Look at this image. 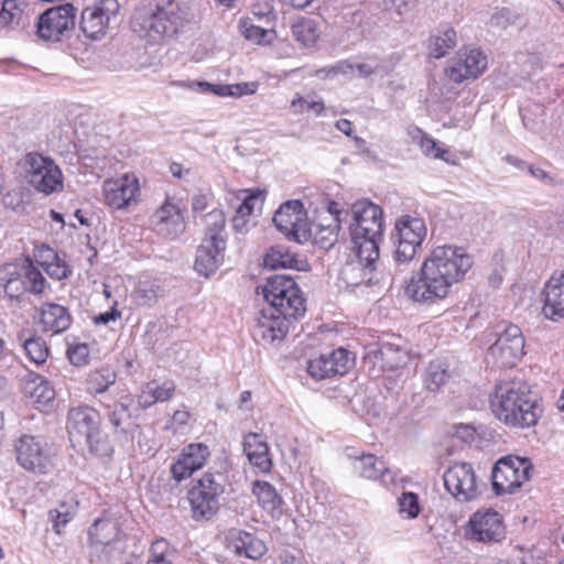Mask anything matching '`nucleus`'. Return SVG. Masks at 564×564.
I'll list each match as a JSON object with an SVG mask.
<instances>
[{
  "instance_id": "20e7f679",
  "label": "nucleus",
  "mask_w": 564,
  "mask_h": 564,
  "mask_svg": "<svg viewBox=\"0 0 564 564\" xmlns=\"http://www.w3.org/2000/svg\"><path fill=\"white\" fill-rule=\"evenodd\" d=\"M186 11L175 0H163L137 9L132 17V30L148 42L156 43L176 33Z\"/></svg>"
},
{
  "instance_id": "680f3d73",
  "label": "nucleus",
  "mask_w": 564,
  "mask_h": 564,
  "mask_svg": "<svg viewBox=\"0 0 564 564\" xmlns=\"http://www.w3.org/2000/svg\"><path fill=\"white\" fill-rule=\"evenodd\" d=\"M170 471L172 477L180 482L189 478L193 475L194 469L188 465V463L178 456L177 460L171 465Z\"/></svg>"
},
{
  "instance_id": "5fc2aeb1",
  "label": "nucleus",
  "mask_w": 564,
  "mask_h": 564,
  "mask_svg": "<svg viewBox=\"0 0 564 564\" xmlns=\"http://www.w3.org/2000/svg\"><path fill=\"white\" fill-rule=\"evenodd\" d=\"M263 203V198L261 193H253L246 195L240 205L237 207V214H241L245 216H249L252 218L253 212L258 208L260 209Z\"/></svg>"
},
{
  "instance_id": "f704fd0d",
  "label": "nucleus",
  "mask_w": 564,
  "mask_h": 564,
  "mask_svg": "<svg viewBox=\"0 0 564 564\" xmlns=\"http://www.w3.org/2000/svg\"><path fill=\"white\" fill-rule=\"evenodd\" d=\"M131 402V399H129L128 397L121 398L110 409L108 417L111 425L116 429V431L128 433L131 432L134 426H137L135 422L132 420L130 412Z\"/></svg>"
},
{
  "instance_id": "dca6fc26",
  "label": "nucleus",
  "mask_w": 564,
  "mask_h": 564,
  "mask_svg": "<svg viewBox=\"0 0 564 564\" xmlns=\"http://www.w3.org/2000/svg\"><path fill=\"white\" fill-rule=\"evenodd\" d=\"M443 479L446 490L460 502L471 501L479 495L477 476L468 463L452 465Z\"/></svg>"
},
{
  "instance_id": "9b49d317",
  "label": "nucleus",
  "mask_w": 564,
  "mask_h": 564,
  "mask_svg": "<svg viewBox=\"0 0 564 564\" xmlns=\"http://www.w3.org/2000/svg\"><path fill=\"white\" fill-rule=\"evenodd\" d=\"M23 166L26 182L37 192L50 195L63 188L62 171L51 158L28 153Z\"/></svg>"
},
{
  "instance_id": "603ef678",
  "label": "nucleus",
  "mask_w": 564,
  "mask_h": 564,
  "mask_svg": "<svg viewBox=\"0 0 564 564\" xmlns=\"http://www.w3.org/2000/svg\"><path fill=\"white\" fill-rule=\"evenodd\" d=\"M337 228L338 225L322 226L317 225L314 231V239L321 248L328 249L337 241Z\"/></svg>"
},
{
  "instance_id": "09e8293b",
  "label": "nucleus",
  "mask_w": 564,
  "mask_h": 564,
  "mask_svg": "<svg viewBox=\"0 0 564 564\" xmlns=\"http://www.w3.org/2000/svg\"><path fill=\"white\" fill-rule=\"evenodd\" d=\"M399 513L403 519H415L421 512L419 496L412 491H404L398 498Z\"/></svg>"
},
{
  "instance_id": "69168bd1",
  "label": "nucleus",
  "mask_w": 564,
  "mask_h": 564,
  "mask_svg": "<svg viewBox=\"0 0 564 564\" xmlns=\"http://www.w3.org/2000/svg\"><path fill=\"white\" fill-rule=\"evenodd\" d=\"M156 402L158 401H156L155 397L152 394L151 386H149V383L144 384L142 387L140 394L138 395L139 408L145 410V409L152 406L153 404H155Z\"/></svg>"
},
{
  "instance_id": "4c0bfd02",
  "label": "nucleus",
  "mask_w": 564,
  "mask_h": 564,
  "mask_svg": "<svg viewBox=\"0 0 564 564\" xmlns=\"http://www.w3.org/2000/svg\"><path fill=\"white\" fill-rule=\"evenodd\" d=\"M239 33L249 42L254 44H269L275 37L273 30L254 25L252 20L243 18L239 20Z\"/></svg>"
},
{
  "instance_id": "864d4df0",
  "label": "nucleus",
  "mask_w": 564,
  "mask_h": 564,
  "mask_svg": "<svg viewBox=\"0 0 564 564\" xmlns=\"http://www.w3.org/2000/svg\"><path fill=\"white\" fill-rule=\"evenodd\" d=\"M263 203V198L261 193H253L246 195L240 205L237 207V214H241L245 216H249L252 218L253 212L258 208L260 209Z\"/></svg>"
},
{
  "instance_id": "a878e982",
  "label": "nucleus",
  "mask_w": 564,
  "mask_h": 564,
  "mask_svg": "<svg viewBox=\"0 0 564 564\" xmlns=\"http://www.w3.org/2000/svg\"><path fill=\"white\" fill-rule=\"evenodd\" d=\"M355 70L360 77H369L371 75L384 76L389 73V67L377 61L357 64H351L348 61H341L336 65L318 69L316 75L321 77L335 78L338 75H351Z\"/></svg>"
},
{
  "instance_id": "c85d7f7f",
  "label": "nucleus",
  "mask_w": 564,
  "mask_h": 564,
  "mask_svg": "<svg viewBox=\"0 0 564 564\" xmlns=\"http://www.w3.org/2000/svg\"><path fill=\"white\" fill-rule=\"evenodd\" d=\"M228 547L240 557L258 560L265 552V544L252 533L237 531L231 534Z\"/></svg>"
},
{
  "instance_id": "0e129e2a",
  "label": "nucleus",
  "mask_w": 564,
  "mask_h": 564,
  "mask_svg": "<svg viewBox=\"0 0 564 564\" xmlns=\"http://www.w3.org/2000/svg\"><path fill=\"white\" fill-rule=\"evenodd\" d=\"M232 227L236 232L239 234H246L250 230V228L253 226L252 218L249 216H245L241 214H235L232 217Z\"/></svg>"
},
{
  "instance_id": "7c9ffc66",
  "label": "nucleus",
  "mask_w": 564,
  "mask_h": 564,
  "mask_svg": "<svg viewBox=\"0 0 564 564\" xmlns=\"http://www.w3.org/2000/svg\"><path fill=\"white\" fill-rule=\"evenodd\" d=\"M264 267L272 270L278 269H296L304 270L306 262L299 259L297 256L289 250L285 246L272 247L265 254Z\"/></svg>"
},
{
  "instance_id": "1a4fd4ad",
  "label": "nucleus",
  "mask_w": 564,
  "mask_h": 564,
  "mask_svg": "<svg viewBox=\"0 0 564 564\" xmlns=\"http://www.w3.org/2000/svg\"><path fill=\"white\" fill-rule=\"evenodd\" d=\"M533 465L527 457L508 455L499 458L491 471L492 489L497 495L516 492L527 482Z\"/></svg>"
},
{
  "instance_id": "6ab92c4d",
  "label": "nucleus",
  "mask_w": 564,
  "mask_h": 564,
  "mask_svg": "<svg viewBox=\"0 0 564 564\" xmlns=\"http://www.w3.org/2000/svg\"><path fill=\"white\" fill-rule=\"evenodd\" d=\"M467 534L484 543L500 542L506 534L500 514L494 509L476 511L467 524Z\"/></svg>"
},
{
  "instance_id": "5701e85b",
  "label": "nucleus",
  "mask_w": 564,
  "mask_h": 564,
  "mask_svg": "<svg viewBox=\"0 0 564 564\" xmlns=\"http://www.w3.org/2000/svg\"><path fill=\"white\" fill-rule=\"evenodd\" d=\"M226 239L203 238L196 251L194 270L202 276L213 275L224 261Z\"/></svg>"
},
{
  "instance_id": "f3484780",
  "label": "nucleus",
  "mask_w": 564,
  "mask_h": 564,
  "mask_svg": "<svg viewBox=\"0 0 564 564\" xmlns=\"http://www.w3.org/2000/svg\"><path fill=\"white\" fill-rule=\"evenodd\" d=\"M76 9L70 3L59 4L44 11L37 21V34L47 41H57L64 32L75 26Z\"/></svg>"
},
{
  "instance_id": "13d9d810",
  "label": "nucleus",
  "mask_w": 564,
  "mask_h": 564,
  "mask_svg": "<svg viewBox=\"0 0 564 564\" xmlns=\"http://www.w3.org/2000/svg\"><path fill=\"white\" fill-rule=\"evenodd\" d=\"M291 106L299 112H303L305 110H313L316 115H321L322 111L324 110V104L321 99L308 101L299 94H296L292 99Z\"/></svg>"
},
{
  "instance_id": "e2e57ef3",
  "label": "nucleus",
  "mask_w": 564,
  "mask_h": 564,
  "mask_svg": "<svg viewBox=\"0 0 564 564\" xmlns=\"http://www.w3.org/2000/svg\"><path fill=\"white\" fill-rule=\"evenodd\" d=\"M26 3L24 0H4L2 2V8L6 12L14 13L17 19L22 22L24 15V9Z\"/></svg>"
},
{
  "instance_id": "c03bdc74",
  "label": "nucleus",
  "mask_w": 564,
  "mask_h": 564,
  "mask_svg": "<svg viewBox=\"0 0 564 564\" xmlns=\"http://www.w3.org/2000/svg\"><path fill=\"white\" fill-rule=\"evenodd\" d=\"M45 272L55 280L67 279L70 274L69 267L52 249L46 250L45 259L41 262Z\"/></svg>"
},
{
  "instance_id": "79ce46f5",
  "label": "nucleus",
  "mask_w": 564,
  "mask_h": 564,
  "mask_svg": "<svg viewBox=\"0 0 564 564\" xmlns=\"http://www.w3.org/2000/svg\"><path fill=\"white\" fill-rule=\"evenodd\" d=\"M292 33L296 41L304 46L313 45L319 36L317 23L313 19H300L292 25Z\"/></svg>"
},
{
  "instance_id": "4d7b16f0",
  "label": "nucleus",
  "mask_w": 564,
  "mask_h": 564,
  "mask_svg": "<svg viewBox=\"0 0 564 564\" xmlns=\"http://www.w3.org/2000/svg\"><path fill=\"white\" fill-rule=\"evenodd\" d=\"M67 357L74 366H84L89 359V348L86 344L69 346L67 349Z\"/></svg>"
},
{
  "instance_id": "2f4dec72",
  "label": "nucleus",
  "mask_w": 564,
  "mask_h": 564,
  "mask_svg": "<svg viewBox=\"0 0 564 564\" xmlns=\"http://www.w3.org/2000/svg\"><path fill=\"white\" fill-rule=\"evenodd\" d=\"M23 391L34 403L41 406L50 404L55 398V391L50 382L39 373H30L23 384Z\"/></svg>"
},
{
  "instance_id": "6e6552de",
  "label": "nucleus",
  "mask_w": 564,
  "mask_h": 564,
  "mask_svg": "<svg viewBox=\"0 0 564 564\" xmlns=\"http://www.w3.org/2000/svg\"><path fill=\"white\" fill-rule=\"evenodd\" d=\"M0 283L11 299H19L25 292L41 294L46 280L41 271L26 259L23 263H4L0 267Z\"/></svg>"
},
{
  "instance_id": "0eeeda50",
  "label": "nucleus",
  "mask_w": 564,
  "mask_h": 564,
  "mask_svg": "<svg viewBox=\"0 0 564 564\" xmlns=\"http://www.w3.org/2000/svg\"><path fill=\"white\" fill-rule=\"evenodd\" d=\"M227 477L220 471H206L187 491L192 518L210 520L219 510V498L225 492Z\"/></svg>"
},
{
  "instance_id": "ddd939ff",
  "label": "nucleus",
  "mask_w": 564,
  "mask_h": 564,
  "mask_svg": "<svg viewBox=\"0 0 564 564\" xmlns=\"http://www.w3.org/2000/svg\"><path fill=\"white\" fill-rule=\"evenodd\" d=\"M17 459L26 470L46 474L54 466L52 448L42 438L23 435L17 446Z\"/></svg>"
},
{
  "instance_id": "f03ea898",
  "label": "nucleus",
  "mask_w": 564,
  "mask_h": 564,
  "mask_svg": "<svg viewBox=\"0 0 564 564\" xmlns=\"http://www.w3.org/2000/svg\"><path fill=\"white\" fill-rule=\"evenodd\" d=\"M490 406L499 421L520 429L534 426L542 413L530 386L521 379L500 380L490 395Z\"/></svg>"
},
{
  "instance_id": "052dcab7",
  "label": "nucleus",
  "mask_w": 564,
  "mask_h": 564,
  "mask_svg": "<svg viewBox=\"0 0 564 564\" xmlns=\"http://www.w3.org/2000/svg\"><path fill=\"white\" fill-rule=\"evenodd\" d=\"M517 14L509 8H502L492 14L490 24L492 26L506 29L510 24H513L517 20Z\"/></svg>"
},
{
  "instance_id": "423d86ee",
  "label": "nucleus",
  "mask_w": 564,
  "mask_h": 564,
  "mask_svg": "<svg viewBox=\"0 0 564 564\" xmlns=\"http://www.w3.org/2000/svg\"><path fill=\"white\" fill-rule=\"evenodd\" d=\"M100 415L88 405L72 408L67 415V432L74 446L87 447L98 456L107 455L110 447L101 437Z\"/></svg>"
},
{
  "instance_id": "3c124183",
  "label": "nucleus",
  "mask_w": 564,
  "mask_h": 564,
  "mask_svg": "<svg viewBox=\"0 0 564 564\" xmlns=\"http://www.w3.org/2000/svg\"><path fill=\"white\" fill-rule=\"evenodd\" d=\"M76 508L66 503H61L58 508L50 510L48 517L53 522V530L61 534L62 528H64L75 516Z\"/></svg>"
},
{
  "instance_id": "4be33fe9",
  "label": "nucleus",
  "mask_w": 564,
  "mask_h": 564,
  "mask_svg": "<svg viewBox=\"0 0 564 564\" xmlns=\"http://www.w3.org/2000/svg\"><path fill=\"white\" fill-rule=\"evenodd\" d=\"M104 202L115 209L128 207L135 200L139 183L134 176L123 175L116 180H107L102 186Z\"/></svg>"
},
{
  "instance_id": "aec40b11",
  "label": "nucleus",
  "mask_w": 564,
  "mask_h": 564,
  "mask_svg": "<svg viewBox=\"0 0 564 564\" xmlns=\"http://www.w3.org/2000/svg\"><path fill=\"white\" fill-rule=\"evenodd\" d=\"M487 68V56L481 51L473 48L459 53L446 68L447 76L454 83H463L477 78Z\"/></svg>"
},
{
  "instance_id": "b1692460",
  "label": "nucleus",
  "mask_w": 564,
  "mask_h": 564,
  "mask_svg": "<svg viewBox=\"0 0 564 564\" xmlns=\"http://www.w3.org/2000/svg\"><path fill=\"white\" fill-rule=\"evenodd\" d=\"M356 259L347 262L340 270L341 279L351 286H357L362 283L375 284L378 282V278L375 274L376 263L379 256L371 254L368 257V252L360 253L359 249H354Z\"/></svg>"
},
{
  "instance_id": "a18cd8bd",
  "label": "nucleus",
  "mask_w": 564,
  "mask_h": 564,
  "mask_svg": "<svg viewBox=\"0 0 564 564\" xmlns=\"http://www.w3.org/2000/svg\"><path fill=\"white\" fill-rule=\"evenodd\" d=\"M205 236L204 238L215 237L216 239H226L225 234V214L221 209L214 208L207 213L204 218Z\"/></svg>"
},
{
  "instance_id": "f257e3e1",
  "label": "nucleus",
  "mask_w": 564,
  "mask_h": 564,
  "mask_svg": "<svg viewBox=\"0 0 564 564\" xmlns=\"http://www.w3.org/2000/svg\"><path fill=\"white\" fill-rule=\"evenodd\" d=\"M473 258L463 248L438 246L412 275L405 294L415 302L434 303L445 299L451 288L462 281L473 267Z\"/></svg>"
},
{
  "instance_id": "412c9836",
  "label": "nucleus",
  "mask_w": 564,
  "mask_h": 564,
  "mask_svg": "<svg viewBox=\"0 0 564 564\" xmlns=\"http://www.w3.org/2000/svg\"><path fill=\"white\" fill-rule=\"evenodd\" d=\"M120 532L119 522L110 516H104L95 520L88 530L90 560L101 562V553L107 546L117 540Z\"/></svg>"
},
{
  "instance_id": "ea45409f",
  "label": "nucleus",
  "mask_w": 564,
  "mask_h": 564,
  "mask_svg": "<svg viewBox=\"0 0 564 564\" xmlns=\"http://www.w3.org/2000/svg\"><path fill=\"white\" fill-rule=\"evenodd\" d=\"M375 357L381 362L382 368H387L389 370H394L401 367L406 360L405 352L391 344L382 345L375 352Z\"/></svg>"
},
{
  "instance_id": "bf43d9fd",
  "label": "nucleus",
  "mask_w": 564,
  "mask_h": 564,
  "mask_svg": "<svg viewBox=\"0 0 564 564\" xmlns=\"http://www.w3.org/2000/svg\"><path fill=\"white\" fill-rule=\"evenodd\" d=\"M148 383L151 386L152 394L158 402L170 400L175 391V384L172 381H165L162 384H158L156 381H150Z\"/></svg>"
},
{
  "instance_id": "7ed1b4c3",
  "label": "nucleus",
  "mask_w": 564,
  "mask_h": 564,
  "mask_svg": "<svg viewBox=\"0 0 564 564\" xmlns=\"http://www.w3.org/2000/svg\"><path fill=\"white\" fill-rule=\"evenodd\" d=\"M274 295L276 301L267 302L268 305L260 311L253 328L254 338L267 344L283 340L291 325L306 312L305 300L296 285Z\"/></svg>"
},
{
  "instance_id": "a211bd4d",
  "label": "nucleus",
  "mask_w": 564,
  "mask_h": 564,
  "mask_svg": "<svg viewBox=\"0 0 564 564\" xmlns=\"http://www.w3.org/2000/svg\"><path fill=\"white\" fill-rule=\"evenodd\" d=\"M355 364L354 355L339 347L329 354H322L307 361V373L317 380L346 373Z\"/></svg>"
},
{
  "instance_id": "338daca9",
  "label": "nucleus",
  "mask_w": 564,
  "mask_h": 564,
  "mask_svg": "<svg viewBox=\"0 0 564 564\" xmlns=\"http://www.w3.org/2000/svg\"><path fill=\"white\" fill-rule=\"evenodd\" d=\"M163 544H165L164 541L153 543L151 547L152 557L148 560L147 564H172L171 561L166 558L164 552L160 550Z\"/></svg>"
},
{
  "instance_id": "de8ad7c7",
  "label": "nucleus",
  "mask_w": 564,
  "mask_h": 564,
  "mask_svg": "<svg viewBox=\"0 0 564 564\" xmlns=\"http://www.w3.org/2000/svg\"><path fill=\"white\" fill-rule=\"evenodd\" d=\"M449 378L446 367L441 361H432L425 372V384L429 390L436 391Z\"/></svg>"
},
{
  "instance_id": "a19ab883",
  "label": "nucleus",
  "mask_w": 564,
  "mask_h": 564,
  "mask_svg": "<svg viewBox=\"0 0 564 564\" xmlns=\"http://www.w3.org/2000/svg\"><path fill=\"white\" fill-rule=\"evenodd\" d=\"M163 294V290L155 281H140L133 292V299L138 305L151 306Z\"/></svg>"
},
{
  "instance_id": "9d476101",
  "label": "nucleus",
  "mask_w": 564,
  "mask_h": 564,
  "mask_svg": "<svg viewBox=\"0 0 564 564\" xmlns=\"http://www.w3.org/2000/svg\"><path fill=\"white\" fill-rule=\"evenodd\" d=\"M426 232L427 229L422 218L409 215L400 217L391 234V240L395 246V262L402 264L412 261L425 239Z\"/></svg>"
},
{
  "instance_id": "bb28decb",
  "label": "nucleus",
  "mask_w": 564,
  "mask_h": 564,
  "mask_svg": "<svg viewBox=\"0 0 564 564\" xmlns=\"http://www.w3.org/2000/svg\"><path fill=\"white\" fill-rule=\"evenodd\" d=\"M543 314L546 318H564V272L553 275L544 286Z\"/></svg>"
},
{
  "instance_id": "473e14b6",
  "label": "nucleus",
  "mask_w": 564,
  "mask_h": 564,
  "mask_svg": "<svg viewBox=\"0 0 564 564\" xmlns=\"http://www.w3.org/2000/svg\"><path fill=\"white\" fill-rule=\"evenodd\" d=\"M252 494L257 497L258 503L262 509L271 513L272 517L282 513L281 506L283 500L271 484L263 480L253 481Z\"/></svg>"
},
{
  "instance_id": "39448f33",
  "label": "nucleus",
  "mask_w": 564,
  "mask_h": 564,
  "mask_svg": "<svg viewBox=\"0 0 564 564\" xmlns=\"http://www.w3.org/2000/svg\"><path fill=\"white\" fill-rule=\"evenodd\" d=\"M352 223L350 224V239L354 249L379 256V245L382 241L383 224L382 209L368 199L358 200L351 206Z\"/></svg>"
},
{
  "instance_id": "49530a36",
  "label": "nucleus",
  "mask_w": 564,
  "mask_h": 564,
  "mask_svg": "<svg viewBox=\"0 0 564 564\" xmlns=\"http://www.w3.org/2000/svg\"><path fill=\"white\" fill-rule=\"evenodd\" d=\"M291 286H295V282L291 276L272 274L267 278V283L261 288L263 299L265 302H274L276 301L275 293Z\"/></svg>"
},
{
  "instance_id": "6e6d98bb",
  "label": "nucleus",
  "mask_w": 564,
  "mask_h": 564,
  "mask_svg": "<svg viewBox=\"0 0 564 564\" xmlns=\"http://www.w3.org/2000/svg\"><path fill=\"white\" fill-rule=\"evenodd\" d=\"M416 131L419 134H421L420 148L425 155L435 159H445L444 154L447 153L446 150L438 148L436 141L427 134L423 133L422 130L416 129Z\"/></svg>"
},
{
  "instance_id": "393cba45",
  "label": "nucleus",
  "mask_w": 564,
  "mask_h": 564,
  "mask_svg": "<svg viewBox=\"0 0 564 564\" xmlns=\"http://www.w3.org/2000/svg\"><path fill=\"white\" fill-rule=\"evenodd\" d=\"M152 224L158 234L175 238L185 229L184 216L177 203L166 198L152 216Z\"/></svg>"
},
{
  "instance_id": "c756f323",
  "label": "nucleus",
  "mask_w": 564,
  "mask_h": 564,
  "mask_svg": "<svg viewBox=\"0 0 564 564\" xmlns=\"http://www.w3.org/2000/svg\"><path fill=\"white\" fill-rule=\"evenodd\" d=\"M41 324L45 332L59 334L69 328L72 317L65 306L54 303H45L41 308Z\"/></svg>"
},
{
  "instance_id": "8fccbe9b",
  "label": "nucleus",
  "mask_w": 564,
  "mask_h": 564,
  "mask_svg": "<svg viewBox=\"0 0 564 564\" xmlns=\"http://www.w3.org/2000/svg\"><path fill=\"white\" fill-rule=\"evenodd\" d=\"M174 84L180 87L197 89L203 94H213L220 97L231 96L232 94L230 85L212 84L208 82H176Z\"/></svg>"
},
{
  "instance_id": "37998d69",
  "label": "nucleus",
  "mask_w": 564,
  "mask_h": 564,
  "mask_svg": "<svg viewBox=\"0 0 564 564\" xmlns=\"http://www.w3.org/2000/svg\"><path fill=\"white\" fill-rule=\"evenodd\" d=\"M209 455L210 453L206 444L192 443L182 449L180 457H182L183 460L188 463V465L194 469V471H196L205 465Z\"/></svg>"
},
{
  "instance_id": "f8f14e48",
  "label": "nucleus",
  "mask_w": 564,
  "mask_h": 564,
  "mask_svg": "<svg viewBox=\"0 0 564 564\" xmlns=\"http://www.w3.org/2000/svg\"><path fill=\"white\" fill-rule=\"evenodd\" d=\"M497 335L498 338L487 351V359L497 367H513L524 352V338L520 327L513 324L505 325Z\"/></svg>"
},
{
  "instance_id": "e433bc0d",
  "label": "nucleus",
  "mask_w": 564,
  "mask_h": 564,
  "mask_svg": "<svg viewBox=\"0 0 564 564\" xmlns=\"http://www.w3.org/2000/svg\"><path fill=\"white\" fill-rule=\"evenodd\" d=\"M354 468L360 476L368 479L381 478L386 482V473L388 471L386 463L375 455L364 454L354 462Z\"/></svg>"
},
{
  "instance_id": "58836bf2",
  "label": "nucleus",
  "mask_w": 564,
  "mask_h": 564,
  "mask_svg": "<svg viewBox=\"0 0 564 564\" xmlns=\"http://www.w3.org/2000/svg\"><path fill=\"white\" fill-rule=\"evenodd\" d=\"M19 339L22 341L23 349L30 361L35 365H42L46 361L48 356V348L46 343L37 336H25L23 332Z\"/></svg>"
},
{
  "instance_id": "2eb2a0df",
  "label": "nucleus",
  "mask_w": 564,
  "mask_h": 564,
  "mask_svg": "<svg viewBox=\"0 0 564 564\" xmlns=\"http://www.w3.org/2000/svg\"><path fill=\"white\" fill-rule=\"evenodd\" d=\"M120 6L117 0H100L82 11L79 26L91 39L102 37L111 23L117 20Z\"/></svg>"
},
{
  "instance_id": "cd10ccee",
  "label": "nucleus",
  "mask_w": 564,
  "mask_h": 564,
  "mask_svg": "<svg viewBox=\"0 0 564 564\" xmlns=\"http://www.w3.org/2000/svg\"><path fill=\"white\" fill-rule=\"evenodd\" d=\"M243 452L250 464L260 473H270L273 466L269 446L260 434L248 433L243 440Z\"/></svg>"
},
{
  "instance_id": "c9c22d12",
  "label": "nucleus",
  "mask_w": 564,
  "mask_h": 564,
  "mask_svg": "<svg viewBox=\"0 0 564 564\" xmlns=\"http://www.w3.org/2000/svg\"><path fill=\"white\" fill-rule=\"evenodd\" d=\"M116 380V371L109 366H104L88 373L86 378V390L90 394L104 393Z\"/></svg>"
},
{
  "instance_id": "72a5a7b5",
  "label": "nucleus",
  "mask_w": 564,
  "mask_h": 564,
  "mask_svg": "<svg viewBox=\"0 0 564 564\" xmlns=\"http://www.w3.org/2000/svg\"><path fill=\"white\" fill-rule=\"evenodd\" d=\"M457 33L453 28L445 26L430 36L429 52L434 58L444 57L449 50L456 46Z\"/></svg>"
},
{
  "instance_id": "4468645a",
  "label": "nucleus",
  "mask_w": 564,
  "mask_h": 564,
  "mask_svg": "<svg viewBox=\"0 0 564 564\" xmlns=\"http://www.w3.org/2000/svg\"><path fill=\"white\" fill-rule=\"evenodd\" d=\"M278 230L288 239L302 243L311 235L307 214L300 200H289L280 206L273 216Z\"/></svg>"
},
{
  "instance_id": "774afa93",
  "label": "nucleus",
  "mask_w": 564,
  "mask_h": 564,
  "mask_svg": "<svg viewBox=\"0 0 564 564\" xmlns=\"http://www.w3.org/2000/svg\"><path fill=\"white\" fill-rule=\"evenodd\" d=\"M232 90L231 97H240L243 95H250L256 93L257 85L254 83H241L230 85Z\"/></svg>"
}]
</instances>
